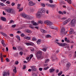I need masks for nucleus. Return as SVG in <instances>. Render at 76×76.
<instances>
[{
    "label": "nucleus",
    "instance_id": "nucleus-1",
    "mask_svg": "<svg viewBox=\"0 0 76 76\" xmlns=\"http://www.w3.org/2000/svg\"><path fill=\"white\" fill-rule=\"evenodd\" d=\"M45 8H42L39 10V11H38L36 14L37 18L39 19L41 17V13H44L45 12Z\"/></svg>",
    "mask_w": 76,
    "mask_h": 76
},
{
    "label": "nucleus",
    "instance_id": "nucleus-2",
    "mask_svg": "<svg viewBox=\"0 0 76 76\" xmlns=\"http://www.w3.org/2000/svg\"><path fill=\"white\" fill-rule=\"evenodd\" d=\"M6 11L8 13H12V14H14L15 13V11L12 8H8L6 10Z\"/></svg>",
    "mask_w": 76,
    "mask_h": 76
},
{
    "label": "nucleus",
    "instance_id": "nucleus-3",
    "mask_svg": "<svg viewBox=\"0 0 76 76\" xmlns=\"http://www.w3.org/2000/svg\"><path fill=\"white\" fill-rule=\"evenodd\" d=\"M41 55H42V52L40 51L37 52L36 54V56L38 58H40L41 57Z\"/></svg>",
    "mask_w": 76,
    "mask_h": 76
},
{
    "label": "nucleus",
    "instance_id": "nucleus-4",
    "mask_svg": "<svg viewBox=\"0 0 76 76\" xmlns=\"http://www.w3.org/2000/svg\"><path fill=\"white\" fill-rule=\"evenodd\" d=\"M44 23L45 24H47L48 25H53V23L51 21L48 20L45 21Z\"/></svg>",
    "mask_w": 76,
    "mask_h": 76
},
{
    "label": "nucleus",
    "instance_id": "nucleus-5",
    "mask_svg": "<svg viewBox=\"0 0 76 76\" xmlns=\"http://www.w3.org/2000/svg\"><path fill=\"white\" fill-rule=\"evenodd\" d=\"M70 19H67L64 20L63 22V24L64 25H66V24H67V23H68L69 22H70Z\"/></svg>",
    "mask_w": 76,
    "mask_h": 76
},
{
    "label": "nucleus",
    "instance_id": "nucleus-6",
    "mask_svg": "<svg viewBox=\"0 0 76 76\" xmlns=\"http://www.w3.org/2000/svg\"><path fill=\"white\" fill-rule=\"evenodd\" d=\"M30 67H31V71H37V69L36 68V66H31Z\"/></svg>",
    "mask_w": 76,
    "mask_h": 76
},
{
    "label": "nucleus",
    "instance_id": "nucleus-7",
    "mask_svg": "<svg viewBox=\"0 0 76 76\" xmlns=\"http://www.w3.org/2000/svg\"><path fill=\"white\" fill-rule=\"evenodd\" d=\"M9 75H10V73H9V72H6L4 71L3 72V76H9Z\"/></svg>",
    "mask_w": 76,
    "mask_h": 76
},
{
    "label": "nucleus",
    "instance_id": "nucleus-8",
    "mask_svg": "<svg viewBox=\"0 0 76 76\" xmlns=\"http://www.w3.org/2000/svg\"><path fill=\"white\" fill-rule=\"evenodd\" d=\"M36 4V3H33L32 1H30L28 3V5L30 6H34V5H35Z\"/></svg>",
    "mask_w": 76,
    "mask_h": 76
},
{
    "label": "nucleus",
    "instance_id": "nucleus-9",
    "mask_svg": "<svg viewBox=\"0 0 76 76\" xmlns=\"http://www.w3.org/2000/svg\"><path fill=\"white\" fill-rule=\"evenodd\" d=\"M71 25H74L76 23V19H72L71 21Z\"/></svg>",
    "mask_w": 76,
    "mask_h": 76
},
{
    "label": "nucleus",
    "instance_id": "nucleus-10",
    "mask_svg": "<svg viewBox=\"0 0 76 76\" xmlns=\"http://www.w3.org/2000/svg\"><path fill=\"white\" fill-rule=\"evenodd\" d=\"M25 32H27V33H30V34L32 33V31H31L28 29L25 30Z\"/></svg>",
    "mask_w": 76,
    "mask_h": 76
},
{
    "label": "nucleus",
    "instance_id": "nucleus-11",
    "mask_svg": "<svg viewBox=\"0 0 76 76\" xmlns=\"http://www.w3.org/2000/svg\"><path fill=\"white\" fill-rule=\"evenodd\" d=\"M21 16H22L23 17V18H26V19H27V18H28L27 16L28 15H26V14H25V13H23L22 14Z\"/></svg>",
    "mask_w": 76,
    "mask_h": 76
},
{
    "label": "nucleus",
    "instance_id": "nucleus-12",
    "mask_svg": "<svg viewBox=\"0 0 76 76\" xmlns=\"http://www.w3.org/2000/svg\"><path fill=\"white\" fill-rule=\"evenodd\" d=\"M29 27L30 28H31V29H35V28L36 29H38V27L37 26L34 27V26H32V25H30L29 26Z\"/></svg>",
    "mask_w": 76,
    "mask_h": 76
},
{
    "label": "nucleus",
    "instance_id": "nucleus-13",
    "mask_svg": "<svg viewBox=\"0 0 76 76\" xmlns=\"http://www.w3.org/2000/svg\"><path fill=\"white\" fill-rule=\"evenodd\" d=\"M58 44L59 46H61V47H64V46H66V44L65 43H57Z\"/></svg>",
    "mask_w": 76,
    "mask_h": 76
},
{
    "label": "nucleus",
    "instance_id": "nucleus-14",
    "mask_svg": "<svg viewBox=\"0 0 76 76\" xmlns=\"http://www.w3.org/2000/svg\"><path fill=\"white\" fill-rule=\"evenodd\" d=\"M31 23H33V25H34V26H37L38 25V23H37L36 22H34V21H31Z\"/></svg>",
    "mask_w": 76,
    "mask_h": 76
},
{
    "label": "nucleus",
    "instance_id": "nucleus-15",
    "mask_svg": "<svg viewBox=\"0 0 76 76\" xmlns=\"http://www.w3.org/2000/svg\"><path fill=\"white\" fill-rule=\"evenodd\" d=\"M27 19H34V17L32 16H27Z\"/></svg>",
    "mask_w": 76,
    "mask_h": 76
},
{
    "label": "nucleus",
    "instance_id": "nucleus-16",
    "mask_svg": "<svg viewBox=\"0 0 76 76\" xmlns=\"http://www.w3.org/2000/svg\"><path fill=\"white\" fill-rule=\"evenodd\" d=\"M41 40L40 39H39L37 41V43L38 44V45H39L41 44Z\"/></svg>",
    "mask_w": 76,
    "mask_h": 76
},
{
    "label": "nucleus",
    "instance_id": "nucleus-17",
    "mask_svg": "<svg viewBox=\"0 0 76 76\" xmlns=\"http://www.w3.org/2000/svg\"><path fill=\"white\" fill-rule=\"evenodd\" d=\"M54 71H55V69L52 68L49 69V72L50 73H52L53 72H54Z\"/></svg>",
    "mask_w": 76,
    "mask_h": 76
},
{
    "label": "nucleus",
    "instance_id": "nucleus-18",
    "mask_svg": "<svg viewBox=\"0 0 76 76\" xmlns=\"http://www.w3.org/2000/svg\"><path fill=\"white\" fill-rule=\"evenodd\" d=\"M1 34L3 35L4 37H5L6 38H8V37L7 36V35L6 34L3 33V32H1Z\"/></svg>",
    "mask_w": 76,
    "mask_h": 76
},
{
    "label": "nucleus",
    "instance_id": "nucleus-19",
    "mask_svg": "<svg viewBox=\"0 0 76 76\" xmlns=\"http://www.w3.org/2000/svg\"><path fill=\"white\" fill-rule=\"evenodd\" d=\"M1 43L3 45L4 47H6V44L4 43V41L3 40H1Z\"/></svg>",
    "mask_w": 76,
    "mask_h": 76
},
{
    "label": "nucleus",
    "instance_id": "nucleus-20",
    "mask_svg": "<svg viewBox=\"0 0 76 76\" xmlns=\"http://www.w3.org/2000/svg\"><path fill=\"white\" fill-rule=\"evenodd\" d=\"M71 66V64L70 63H68L66 64V67H70Z\"/></svg>",
    "mask_w": 76,
    "mask_h": 76
},
{
    "label": "nucleus",
    "instance_id": "nucleus-21",
    "mask_svg": "<svg viewBox=\"0 0 76 76\" xmlns=\"http://www.w3.org/2000/svg\"><path fill=\"white\" fill-rule=\"evenodd\" d=\"M24 39H26L29 40L31 38L29 37H24Z\"/></svg>",
    "mask_w": 76,
    "mask_h": 76
},
{
    "label": "nucleus",
    "instance_id": "nucleus-22",
    "mask_svg": "<svg viewBox=\"0 0 76 76\" xmlns=\"http://www.w3.org/2000/svg\"><path fill=\"white\" fill-rule=\"evenodd\" d=\"M13 71L14 73H16V72H17V70H16V67H14V69H13Z\"/></svg>",
    "mask_w": 76,
    "mask_h": 76
},
{
    "label": "nucleus",
    "instance_id": "nucleus-23",
    "mask_svg": "<svg viewBox=\"0 0 76 76\" xmlns=\"http://www.w3.org/2000/svg\"><path fill=\"white\" fill-rule=\"evenodd\" d=\"M40 31L42 32H43V33H47V31L43 29H41Z\"/></svg>",
    "mask_w": 76,
    "mask_h": 76
},
{
    "label": "nucleus",
    "instance_id": "nucleus-24",
    "mask_svg": "<svg viewBox=\"0 0 76 76\" xmlns=\"http://www.w3.org/2000/svg\"><path fill=\"white\" fill-rule=\"evenodd\" d=\"M70 30L71 31L69 32V34H72L74 30H73V28H71Z\"/></svg>",
    "mask_w": 76,
    "mask_h": 76
},
{
    "label": "nucleus",
    "instance_id": "nucleus-25",
    "mask_svg": "<svg viewBox=\"0 0 76 76\" xmlns=\"http://www.w3.org/2000/svg\"><path fill=\"white\" fill-rule=\"evenodd\" d=\"M65 31V30H64V28H62L61 30V31L62 33H63Z\"/></svg>",
    "mask_w": 76,
    "mask_h": 76
},
{
    "label": "nucleus",
    "instance_id": "nucleus-26",
    "mask_svg": "<svg viewBox=\"0 0 76 76\" xmlns=\"http://www.w3.org/2000/svg\"><path fill=\"white\" fill-rule=\"evenodd\" d=\"M32 40L33 41H35L37 40V39H36L35 37H33L32 38Z\"/></svg>",
    "mask_w": 76,
    "mask_h": 76
},
{
    "label": "nucleus",
    "instance_id": "nucleus-27",
    "mask_svg": "<svg viewBox=\"0 0 76 76\" xmlns=\"http://www.w3.org/2000/svg\"><path fill=\"white\" fill-rule=\"evenodd\" d=\"M49 6L51 7H55V6L54 5H51V4H49Z\"/></svg>",
    "mask_w": 76,
    "mask_h": 76
},
{
    "label": "nucleus",
    "instance_id": "nucleus-28",
    "mask_svg": "<svg viewBox=\"0 0 76 76\" xmlns=\"http://www.w3.org/2000/svg\"><path fill=\"white\" fill-rule=\"evenodd\" d=\"M15 37L17 38V39H19V41H20V37H19V36H15Z\"/></svg>",
    "mask_w": 76,
    "mask_h": 76
},
{
    "label": "nucleus",
    "instance_id": "nucleus-29",
    "mask_svg": "<svg viewBox=\"0 0 76 76\" xmlns=\"http://www.w3.org/2000/svg\"><path fill=\"white\" fill-rule=\"evenodd\" d=\"M15 22H14V21L13 20H10V22L9 23H13Z\"/></svg>",
    "mask_w": 76,
    "mask_h": 76
},
{
    "label": "nucleus",
    "instance_id": "nucleus-30",
    "mask_svg": "<svg viewBox=\"0 0 76 76\" xmlns=\"http://www.w3.org/2000/svg\"><path fill=\"white\" fill-rule=\"evenodd\" d=\"M30 45H31V46H33L34 45V43L32 42H30Z\"/></svg>",
    "mask_w": 76,
    "mask_h": 76
},
{
    "label": "nucleus",
    "instance_id": "nucleus-31",
    "mask_svg": "<svg viewBox=\"0 0 76 76\" xmlns=\"http://www.w3.org/2000/svg\"><path fill=\"white\" fill-rule=\"evenodd\" d=\"M32 10V8H31L29 10V12H33Z\"/></svg>",
    "mask_w": 76,
    "mask_h": 76
},
{
    "label": "nucleus",
    "instance_id": "nucleus-32",
    "mask_svg": "<svg viewBox=\"0 0 76 76\" xmlns=\"http://www.w3.org/2000/svg\"><path fill=\"white\" fill-rule=\"evenodd\" d=\"M67 1L69 4H71L72 3V1H71V0H67Z\"/></svg>",
    "mask_w": 76,
    "mask_h": 76
},
{
    "label": "nucleus",
    "instance_id": "nucleus-33",
    "mask_svg": "<svg viewBox=\"0 0 76 76\" xmlns=\"http://www.w3.org/2000/svg\"><path fill=\"white\" fill-rule=\"evenodd\" d=\"M42 50L43 51H47V48L45 47V48H43L42 49Z\"/></svg>",
    "mask_w": 76,
    "mask_h": 76
},
{
    "label": "nucleus",
    "instance_id": "nucleus-34",
    "mask_svg": "<svg viewBox=\"0 0 76 76\" xmlns=\"http://www.w3.org/2000/svg\"><path fill=\"white\" fill-rule=\"evenodd\" d=\"M20 5L19 4H18L17 5V9H20Z\"/></svg>",
    "mask_w": 76,
    "mask_h": 76
},
{
    "label": "nucleus",
    "instance_id": "nucleus-35",
    "mask_svg": "<svg viewBox=\"0 0 76 76\" xmlns=\"http://www.w3.org/2000/svg\"><path fill=\"white\" fill-rule=\"evenodd\" d=\"M0 6H4V4L0 2Z\"/></svg>",
    "mask_w": 76,
    "mask_h": 76
},
{
    "label": "nucleus",
    "instance_id": "nucleus-36",
    "mask_svg": "<svg viewBox=\"0 0 76 76\" xmlns=\"http://www.w3.org/2000/svg\"><path fill=\"white\" fill-rule=\"evenodd\" d=\"M25 44L27 46L30 45V43H25Z\"/></svg>",
    "mask_w": 76,
    "mask_h": 76
},
{
    "label": "nucleus",
    "instance_id": "nucleus-37",
    "mask_svg": "<svg viewBox=\"0 0 76 76\" xmlns=\"http://www.w3.org/2000/svg\"><path fill=\"white\" fill-rule=\"evenodd\" d=\"M38 23L42 24V23H43V22L41 21H38Z\"/></svg>",
    "mask_w": 76,
    "mask_h": 76
},
{
    "label": "nucleus",
    "instance_id": "nucleus-38",
    "mask_svg": "<svg viewBox=\"0 0 76 76\" xmlns=\"http://www.w3.org/2000/svg\"><path fill=\"white\" fill-rule=\"evenodd\" d=\"M33 55L32 54H31L30 55V60H31V58H32L33 57Z\"/></svg>",
    "mask_w": 76,
    "mask_h": 76
},
{
    "label": "nucleus",
    "instance_id": "nucleus-39",
    "mask_svg": "<svg viewBox=\"0 0 76 76\" xmlns=\"http://www.w3.org/2000/svg\"><path fill=\"white\" fill-rule=\"evenodd\" d=\"M50 37H51V36L50 35H48L46 36V38H50Z\"/></svg>",
    "mask_w": 76,
    "mask_h": 76
},
{
    "label": "nucleus",
    "instance_id": "nucleus-40",
    "mask_svg": "<svg viewBox=\"0 0 76 76\" xmlns=\"http://www.w3.org/2000/svg\"><path fill=\"white\" fill-rule=\"evenodd\" d=\"M62 73V72L61 71L59 73H58V76H60V75H61Z\"/></svg>",
    "mask_w": 76,
    "mask_h": 76
},
{
    "label": "nucleus",
    "instance_id": "nucleus-41",
    "mask_svg": "<svg viewBox=\"0 0 76 76\" xmlns=\"http://www.w3.org/2000/svg\"><path fill=\"white\" fill-rule=\"evenodd\" d=\"M20 35L22 37H25V34H23V33H22L20 34Z\"/></svg>",
    "mask_w": 76,
    "mask_h": 76
},
{
    "label": "nucleus",
    "instance_id": "nucleus-42",
    "mask_svg": "<svg viewBox=\"0 0 76 76\" xmlns=\"http://www.w3.org/2000/svg\"><path fill=\"white\" fill-rule=\"evenodd\" d=\"M41 5L42 6V7H45V4H43V3H41Z\"/></svg>",
    "mask_w": 76,
    "mask_h": 76
},
{
    "label": "nucleus",
    "instance_id": "nucleus-43",
    "mask_svg": "<svg viewBox=\"0 0 76 76\" xmlns=\"http://www.w3.org/2000/svg\"><path fill=\"white\" fill-rule=\"evenodd\" d=\"M48 68H49V67L48 66H47L46 67H45L44 68V70H47V69H48Z\"/></svg>",
    "mask_w": 76,
    "mask_h": 76
},
{
    "label": "nucleus",
    "instance_id": "nucleus-44",
    "mask_svg": "<svg viewBox=\"0 0 76 76\" xmlns=\"http://www.w3.org/2000/svg\"><path fill=\"white\" fill-rule=\"evenodd\" d=\"M48 62H49V60H48V59H47L45 61V63H48Z\"/></svg>",
    "mask_w": 76,
    "mask_h": 76
},
{
    "label": "nucleus",
    "instance_id": "nucleus-45",
    "mask_svg": "<svg viewBox=\"0 0 76 76\" xmlns=\"http://www.w3.org/2000/svg\"><path fill=\"white\" fill-rule=\"evenodd\" d=\"M23 10V8H22L19 10V12H21Z\"/></svg>",
    "mask_w": 76,
    "mask_h": 76
},
{
    "label": "nucleus",
    "instance_id": "nucleus-46",
    "mask_svg": "<svg viewBox=\"0 0 76 76\" xmlns=\"http://www.w3.org/2000/svg\"><path fill=\"white\" fill-rule=\"evenodd\" d=\"M15 63L16 64V65H18V64H19V62L18 61H17L15 62Z\"/></svg>",
    "mask_w": 76,
    "mask_h": 76
},
{
    "label": "nucleus",
    "instance_id": "nucleus-47",
    "mask_svg": "<svg viewBox=\"0 0 76 76\" xmlns=\"http://www.w3.org/2000/svg\"><path fill=\"white\" fill-rule=\"evenodd\" d=\"M15 3L14 2H12L11 4V5L12 6H15Z\"/></svg>",
    "mask_w": 76,
    "mask_h": 76
},
{
    "label": "nucleus",
    "instance_id": "nucleus-48",
    "mask_svg": "<svg viewBox=\"0 0 76 76\" xmlns=\"http://www.w3.org/2000/svg\"><path fill=\"white\" fill-rule=\"evenodd\" d=\"M20 54L21 56H22V55H23V52H20Z\"/></svg>",
    "mask_w": 76,
    "mask_h": 76
},
{
    "label": "nucleus",
    "instance_id": "nucleus-49",
    "mask_svg": "<svg viewBox=\"0 0 76 76\" xmlns=\"http://www.w3.org/2000/svg\"><path fill=\"white\" fill-rule=\"evenodd\" d=\"M1 62H3V57H1Z\"/></svg>",
    "mask_w": 76,
    "mask_h": 76
},
{
    "label": "nucleus",
    "instance_id": "nucleus-50",
    "mask_svg": "<svg viewBox=\"0 0 76 76\" xmlns=\"http://www.w3.org/2000/svg\"><path fill=\"white\" fill-rule=\"evenodd\" d=\"M16 25L15 24V25H12V28H15V27H16Z\"/></svg>",
    "mask_w": 76,
    "mask_h": 76
},
{
    "label": "nucleus",
    "instance_id": "nucleus-51",
    "mask_svg": "<svg viewBox=\"0 0 76 76\" xmlns=\"http://www.w3.org/2000/svg\"><path fill=\"white\" fill-rule=\"evenodd\" d=\"M59 14H61V15H63V12L61 11H59Z\"/></svg>",
    "mask_w": 76,
    "mask_h": 76
},
{
    "label": "nucleus",
    "instance_id": "nucleus-52",
    "mask_svg": "<svg viewBox=\"0 0 76 76\" xmlns=\"http://www.w3.org/2000/svg\"><path fill=\"white\" fill-rule=\"evenodd\" d=\"M26 68V66L23 65V69L24 70V69H25Z\"/></svg>",
    "mask_w": 76,
    "mask_h": 76
},
{
    "label": "nucleus",
    "instance_id": "nucleus-53",
    "mask_svg": "<svg viewBox=\"0 0 76 76\" xmlns=\"http://www.w3.org/2000/svg\"><path fill=\"white\" fill-rule=\"evenodd\" d=\"M32 76H37V74H36L33 73L32 74Z\"/></svg>",
    "mask_w": 76,
    "mask_h": 76
},
{
    "label": "nucleus",
    "instance_id": "nucleus-54",
    "mask_svg": "<svg viewBox=\"0 0 76 76\" xmlns=\"http://www.w3.org/2000/svg\"><path fill=\"white\" fill-rule=\"evenodd\" d=\"M6 3H7V4H10V2L9 1H7L6 2Z\"/></svg>",
    "mask_w": 76,
    "mask_h": 76
},
{
    "label": "nucleus",
    "instance_id": "nucleus-55",
    "mask_svg": "<svg viewBox=\"0 0 76 76\" xmlns=\"http://www.w3.org/2000/svg\"><path fill=\"white\" fill-rule=\"evenodd\" d=\"M50 28H51V29H54V27H53V26H50Z\"/></svg>",
    "mask_w": 76,
    "mask_h": 76
},
{
    "label": "nucleus",
    "instance_id": "nucleus-56",
    "mask_svg": "<svg viewBox=\"0 0 76 76\" xmlns=\"http://www.w3.org/2000/svg\"><path fill=\"white\" fill-rule=\"evenodd\" d=\"M39 71H42V68H39Z\"/></svg>",
    "mask_w": 76,
    "mask_h": 76
},
{
    "label": "nucleus",
    "instance_id": "nucleus-57",
    "mask_svg": "<svg viewBox=\"0 0 76 76\" xmlns=\"http://www.w3.org/2000/svg\"><path fill=\"white\" fill-rule=\"evenodd\" d=\"M61 3H63V4H65V2H64L63 1H61Z\"/></svg>",
    "mask_w": 76,
    "mask_h": 76
},
{
    "label": "nucleus",
    "instance_id": "nucleus-58",
    "mask_svg": "<svg viewBox=\"0 0 76 76\" xmlns=\"http://www.w3.org/2000/svg\"><path fill=\"white\" fill-rule=\"evenodd\" d=\"M49 2L50 3H52L53 1H52V0H50Z\"/></svg>",
    "mask_w": 76,
    "mask_h": 76
},
{
    "label": "nucleus",
    "instance_id": "nucleus-59",
    "mask_svg": "<svg viewBox=\"0 0 76 76\" xmlns=\"http://www.w3.org/2000/svg\"><path fill=\"white\" fill-rule=\"evenodd\" d=\"M3 15H6V13L4 12V11H3Z\"/></svg>",
    "mask_w": 76,
    "mask_h": 76
},
{
    "label": "nucleus",
    "instance_id": "nucleus-60",
    "mask_svg": "<svg viewBox=\"0 0 76 76\" xmlns=\"http://www.w3.org/2000/svg\"><path fill=\"white\" fill-rule=\"evenodd\" d=\"M6 60L7 61V62H9V59H8V58H6Z\"/></svg>",
    "mask_w": 76,
    "mask_h": 76
},
{
    "label": "nucleus",
    "instance_id": "nucleus-61",
    "mask_svg": "<svg viewBox=\"0 0 76 76\" xmlns=\"http://www.w3.org/2000/svg\"><path fill=\"white\" fill-rule=\"evenodd\" d=\"M1 19H6V18L4 17H2L1 18Z\"/></svg>",
    "mask_w": 76,
    "mask_h": 76
},
{
    "label": "nucleus",
    "instance_id": "nucleus-62",
    "mask_svg": "<svg viewBox=\"0 0 76 76\" xmlns=\"http://www.w3.org/2000/svg\"><path fill=\"white\" fill-rule=\"evenodd\" d=\"M31 51H34V49L33 48L32 49H31Z\"/></svg>",
    "mask_w": 76,
    "mask_h": 76
},
{
    "label": "nucleus",
    "instance_id": "nucleus-63",
    "mask_svg": "<svg viewBox=\"0 0 76 76\" xmlns=\"http://www.w3.org/2000/svg\"><path fill=\"white\" fill-rule=\"evenodd\" d=\"M13 50H16V48L15 47H13Z\"/></svg>",
    "mask_w": 76,
    "mask_h": 76
},
{
    "label": "nucleus",
    "instance_id": "nucleus-64",
    "mask_svg": "<svg viewBox=\"0 0 76 76\" xmlns=\"http://www.w3.org/2000/svg\"><path fill=\"white\" fill-rule=\"evenodd\" d=\"M48 64H45L44 65V67H46V66H47Z\"/></svg>",
    "mask_w": 76,
    "mask_h": 76
}]
</instances>
